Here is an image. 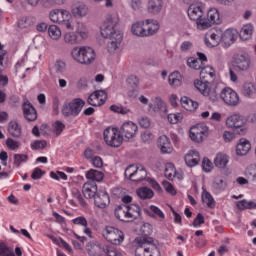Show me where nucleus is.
Listing matches in <instances>:
<instances>
[{
	"label": "nucleus",
	"mask_w": 256,
	"mask_h": 256,
	"mask_svg": "<svg viewBox=\"0 0 256 256\" xmlns=\"http://www.w3.org/2000/svg\"><path fill=\"white\" fill-rule=\"evenodd\" d=\"M117 25H119L118 13L107 14L105 20L100 25L101 37L103 39H109L106 46L109 55H117L123 42V34L116 28Z\"/></svg>",
	"instance_id": "f257e3e1"
},
{
	"label": "nucleus",
	"mask_w": 256,
	"mask_h": 256,
	"mask_svg": "<svg viewBox=\"0 0 256 256\" xmlns=\"http://www.w3.org/2000/svg\"><path fill=\"white\" fill-rule=\"evenodd\" d=\"M212 81H215V69L211 66H202L200 80H195L194 86L204 97H209L210 101H217V84Z\"/></svg>",
	"instance_id": "f03ea898"
},
{
	"label": "nucleus",
	"mask_w": 256,
	"mask_h": 256,
	"mask_svg": "<svg viewBox=\"0 0 256 256\" xmlns=\"http://www.w3.org/2000/svg\"><path fill=\"white\" fill-rule=\"evenodd\" d=\"M49 19L52 23L60 25L66 31L75 30V17L73 12L64 8H56L49 12Z\"/></svg>",
	"instance_id": "7ed1b4c3"
},
{
	"label": "nucleus",
	"mask_w": 256,
	"mask_h": 256,
	"mask_svg": "<svg viewBox=\"0 0 256 256\" xmlns=\"http://www.w3.org/2000/svg\"><path fill=\"white\" fill-rule=\"evenodd\" d=\"M70 55L78 65H93L97 61V52L91 46H75Z\"/></svg>",
	"instance_id": "20e7f679"
},
{
	"label": "nucleus",
	"mask_w": 256,
	"mask_h": 256,
	"mask_svg": "<svg viewBox=\"0 0 256 256\" xmlns=\"http://www.w3.org/2000/svg\"><path fill=\"white\" fill-rule=\"evenodd\" d=\"M135 256H161V250L153 242V238H136Z\"/></svg>",
	"instance_id": "39448f33"
},
{
	"label": "nucleus",
	"mask_w": 256,
	"mask_h": 256,
	"mask_svg": "<svg viewBox=\"0 0 256 256\" xmlns=\"http://www.w3.org/2000/svg\"><path fill=\"white\" fill-rule=\"evenodd\" d=\"M225 125L227 129H232V131H236L239 135H245L249 129L247 120L239 114H231L228 116L225 120Z\"/></svg>",
	"instance_id": "423d86ee"
},
{
	"label": "nucleus",
	"mask_w": 256,
	"mask_h": 256,
	"mask_svg": "<svg viewBox=\"0 0 256 256\" xmlns=\"http://www.w3.org/2000/svg\"><path fill=\"white\" fill-rule=\"evenodd\" d=\"M102 237L106 239L112 245H123V241H125V233L118 228L113 226H106L102 230Z\"/></svg>",
	"instance_id": "0eeeda50"
},
{
	"label": "nucleus",
	"mask_w": 256,
	"mask_h": 256,
	"mask_svg": "<svg viewBox=\"0 0 256 256\" xmlns=\"http://www.w3.org/2000/svg\"><path fill=\"white\" fill-rule=\"evenodd\" d=\"M103 137L106 145H109V147H119L123 145V135H121V131L117 128H106L103 132Z\"/></svg>",
	"instance_id": "6e6552de"
},
{
	"label": "nucleus",
	"mask_w": 256,
	"mask_h": 256,
	"mask_svg": "<svg viewBox=\"0 0 256 256\" xmlns=\"http://www.w3.org/2000/svg\"><path fill=\"white\" fill-rule=\"evenodd\" d=\"M209 135V128L205 124H196L190 128L189 137L194 143H203Z\"/></svg>",
	"instance_id": "1a4fd4ad"
},
{
	"label": "nucleus",
	"mask_w": 256,
	"mask_h": 256,
	"mask_svg": "<svg viewBox=\"0 0 256 256\" xmlns=\"http://www.w3.org/2000/svg\"><path fill=\"white\" fill-rule=\"evenodd\" d=\"M219 97L228 107H237L240 103L239 94L231 87H225L221 90Z\"/></svg>",
	"instance_id": "9d476101"
},
{
	"label": "nucleus",
	"mask_w": 256,
	"mask_h": 256,
	"mask_svg": "<svg viewBox=\"0 0 256 256\" xmlns=\"http://www.w3.org/2000/svg\"><path fill=\"white\" fill-rule=\"evenodd\" d=\"M124 175L130 181L139 182L147 178V170L143 166L130 165L126 168Z\"/></svg>",
	"instance_id": "9b49d317"
},
{
	"label": "nucleus",
	"mask_w": 256,
	"mask_h": 256,
	"mask_svg": "<svg viewBox=\"0 0 256 256\" xmlns=\"http://www.w3.org/2000/svg\"><path fill=\"white\" fill-rule=\"evenodd\" d=\"M85 106V101L81 100V98H76L72 102H70L68 105H65L62 112L66 117H69V115H73L74 117H77L79 113H81L83 107Z\"/></svg>",
	"instance_id": "f8f14e48"
},
{
	"label": "nucleus",
	"mask_w": 256,
	"mask_h": 256,
	"mask_svg": "<svg viewBox=\"0 0 256 256\" xmlns=\"http://www.w3.org/2000/svg\"><path fill=\"white\" fill-rule=\"evenodd\" d=\"M187 13L191 21L201 19L205 15V5L201 1H194L189 5Z\"/></svg>",
	"instance_id": "ddd939ff"
},
{
	"label": "nucleus",
	"mask_w": 256,
	"mask_h": 256,
	"mask_svg": "<svg viewBox=\"0 0 256 256\" xmlns=\"http://www.w3.org/2000/svg\"><path fill=\"white\" fill-rule=\"evenodd\" d=\"M105 101H107V92L105 90L94 91L88 97V103L92 107H101V105H105Z\"/></svg>",
	"instance_id": "4468645a"
},
{
	"label": "nucleus",
	"mask_w": 256,
	"mask_h": 256,
	"mask_svg": "<svg viewBox=\"0 0 256 256\" xmlns=\"http://www.w3.org/2000/svg\"><path fill=\"white\" fill-rule=\"evenodd\" d=\"M139 127L133 121L124 122L120 128V134L125 139H133L137 135Z\"/></svg>",
	"instance_id": "2eb2a0df"
},
{
	"label": "nucleus",
	"mask_w": 256,
	"mask_h": 256,
	"mask_svg": "<svg viewBox=\"0 0 256 256\" xmlns=\"http://www.w3.org/2000/svg\"><path fill=\"white\" fill-rule=\"evenodd\" d=\"M222 35V43L223 46L229 48L231 45L237 41V37L239 36V32L235 28H228L224 32L221 30Z\"/></svg>",
	"instance_id": "dca6fc26"
},
{
	"label": "nucleus",
	"mask_w": 256,
	"mask_h": 256,
	"mask_svg": "<svg viewBox=\"0 0 256 256\" xmlns=\"http://www.w3.org/2000/svg\"><path fill=\"white\" fill-rule=\"evenodd\" d=\"M234 67L238 71H247L251 67V58L249 54H238L234 57Z\"/></svg>",
	"instance_id": "f3484780"
},
{
	"label": "nucleus",
	"mask_w": 256,
	"mask_h": 256,
	"mask_svg": "<svg viewBox=\"0 0 256 256\" xmlns=\"http://www.w3.org/2000/svg\"><path fill=\"white\" fill-rule=\"evenodd\" d=\"M204 43L210 48L217 47L219 43H222L221 28H217L214 32L205 36Z\"/></svg>",
	"instance_id": "a211bd4d"
},
{
	"label": "nucleus",
	"mask_w": 256,
	"mask_h": 256,
	"mask_svg": "<svg viewBox=\"0 0 256 256\" xmlns=\"http://www.w3.org/2000/svg\"><path fill=\"white\" fill-rule=\"evenodd\" d=\"M73 225H77L78 227H83V233L86 235V237H89V239H93V230L89 228V222L87 221V218L85 216H78L71 220Z\"/></svg>",
	"instance_id": "6ab92c4d"
},
{
	"label": "nucleus",
	"mask_w": 256,
	"mask_h": 256,
	"mask_svg": "<svg viewBox=\"0 0 256 256\" xmlns=\"http://www.w3.org/2000/svg\"><path fill=\"white\" fill-rule=\"evenodd\" d=\"M109 203H111V200L105 190L98 191L96 196H94V205L99 209H105V207H108Z\"/></svg>",
	"instance_id": "aec40b11"
},
{
	"label": "nucleus",
	"mask_w": 256,
	"mask_h": 256,
	"mask_svg": "<svg viewBox=\"0 0 256 256\" xmlns=\"http://www.w3.org/2000/svg\"><path fill=\"white\" fill-rule=\"evenodd\" d=\"M71 13L73 17L83 19V17H87V15H89V6L83 2H78L72 6Z\"/></svg>",
	"instance_id": "412c9836"
},
{
	"label": "nucleus",
	"mask_w": 256,
	"mask_h": 256,
	"mask_svg": "<svg viewBox=\"0 0 256 256\" xmlns=\"http://www.w3.org/2000/svg\"><path fill=\"white\" fill-rule=\"evenodd\" d=\"M158 147L163 155H170V153H173V144H171L169 137L165 135L159 137Z\"/></svg>",
	"instance_id": "4be33fe9"
},
{
	"label": "nucleus",
	"mask_w": 256,
	"mask_h": 256,
	"mask_svg": "<svg viewBox=\"0 0 256 256\" xmlns=\"http://www.w3.org/2000/svg\"><path fill=\"white\" fill-rule=\"evenodd\" d=\"M72 198L68 199V203L72 207H85V199H83V195H81V192L77 188H73L71 190Z\"/></svg>",
	"instance_id": "5701e85b"
},
{
	"label": "nucleus",
	"mask_w": 256,
	"mask_h": 256,
	"mask_svg": "<svg viewBox=\"0 0 256 256\" xmlns=\"http://www.w3.org/2000/svg\"><path fill=\"white\" fill-rule=\"evenodd\" d=\"M184 161L187 167H197L201 161V155L197 150H190L185 156Z\"/></svg>",
	"instance_id": "b1692460"
},
{
	"label": "nucleus",
	"mask_w": 256,
	"mask_h": 256,
	"mask_svg": "<svg viewBox=\"0 0 256 256\" xmlns=\"http://www.w3.org/2000/svg\"><path fill=\"white\" fill-rule=\"evenodd\" d=\"M62 41L65 45H79L81 39L77 36L76 31L67 30L62 35Z\"/></svg>",
	"instance_id": "393cba45"
},
{
	"label": "nucleus",
	"mask_w": 256,
	"mask_h": 256,
	"mask_svg": "<svg viewBox=\"0 0 256 256\" xmlns=\"http://www.w3.org/2000/svg\"><path fill=\"white\" fill-rule=\"evenodd\" d=\"M82 193L86 199H93L97 195V184L95 182H86L82 187Z\"/></svg>",
	"instance_id": "a878e982"
},
{
	"label": "nucleus",
	"mask_w": 256,
	"mask_h": 256,
	"mask_svg": "<svg viewBox=\"0 0 256 256\" xmlns=\"http://www.w3.org/2000/svg\"><path fill=\"white\" fill-rule=\"evenodd\" d=\"M23 114L27 121H35L37 119V111L29 101H24L22 105Z\"/></svg>",
	"instance_id": "bb28decb"
},
{
	"label": "nucleus",
	"mask_w": 256,
	"mask_h": 256,
	"mask_svg": "<svg viewBox=\"0 0 256 256\" xmlns=\"http://www.w3.org/2000/svg\"><path fill=\"white\" fill-rule=\"evenodd\" d=\"M144 22L146 28V37H153V35L159 32L161 26L157 20L146 19Z\"/></svg>",
	"instance_id": "cd10ccee"
},
{
	"label": "nucleus",
	"mask_w": 256,
	"mask_h": 256,
	"mask_svg": "<svg viewBox=\"0 0 256 256\" xmlns=\"http://www.w3.org/2000/svg\"><path fill=\"white\" fill-rule=\"evenodd\" d=\"M230 159L229 155L223 152H218L214 157V165L217 169H227Z\"/></svg>",
	"instance_id": "c85d7f7f"
},
{
	"label": "nucleus",
	"mask_w": 256,
	"mask_h": 256,
	"mask_svg": "<svg viewBox=\"0 0 256 256\" xmlns=\"http://www.w3.org/2000/svg\"><path fill=\"white\" fill-rule=\"evenodd\" d=\"M145 211L149 217H152V219H157L161 223L165 221V212H163L159 207L150 205Z\"/></svg>",
	"instance_id": "c756f323"
},
{
	"label": "nucleus",
	"mask_w": 256,
	"mask_h": 256,
	"mask_svg": "<svg viewBox=\"0 0 256 256\" xmlns=\"http://www.w3.org/2000/svg\"><path fill=\"white\" fill-rule=\"evenodd\" d=\"M251 151V142L245 138H241L236 145V155L243 157Z\"/></svg>",
	"instance_id": "7c9ffc66"
},
{
	"label": "nucleus",
	"mask_w": 256,
	"mask_h": 256,
	"mask_svg": "<svg viewBox=\"0 0 256 256\" xmlns=\"http://www.w3.org/2000/svg\"><path fill=\"white\" fill-rule=\"evenodd\" d=\"M207 18L212 25H221L223 23V17H221V13L219 9L212 7L207 12Z\"/></svg>",
	"instance_id": "2f4dec72"
},
{
	"label": "nucleus",
	"mask_w": 256,
	"mask_h": 256,
	"mask_svg": "<svg viewBox=\"0 0 256 256\" xmlns=\"http://www.w3.org/2000/svg\"><path fill=\"white\" fill-rule=\"evenodd\" d=\"M131 33L132 35H135V37H147L145 20L133 23L131 27Z\"/></svg>",
	"instance_id": "473e14b6"
},
{
	"label": "nucleus",
	"mask_w": 256,
	"mask_h": 256,
	"mask_svg": "<svg viewBox=\"0 0 256 256\" xmlns=\"http://www.w3.org/2000/svg\"><path fill=\"white\" fill-rule=\"evenodd\" d=\"M253 31H255L253 24L243 25L239 33L241 41H250L253 37Z\"/></svg>",
	"instance_id": "72a5a7b5"
},
{
	"label": "nucleus",
	"mask_w": 256,
	"mask_h": 256,
	"mask_svg": "<svg viewBox=\"0 0 256 256\" xmlns=\"http://www.w3.org/2000/svg\"><path fill=\"white\" fill-rule=\"evenodd\" d=\"M128 219L130 221H135V219H139L141 217V206L139 204H129L126 206Z\"/></svg>",
	"instance_id": "f704fd0d"
},
{
	"label": "nucleus",
	"mask_w": 256,
	"mask_h": 256,
	"mask_svg": "<svg viewBox=\"0 0 256 256\" xmlns=\"http://www.w3.org/2000/svg\"><path fill=\"white\" fill-rule=\"evenodd\" d=\"M163 9V0H148V13L159 15Z\"/></svg>",
	"instance_id": "c9c22d12"
},
{
	"label": "nucleus",
	"mask_w": 256,
	"mask_h": 256,
	"mask_svg": "<svg viewBox=\"0 0 256 256\" xmlns=\"http://www.w3.org/2000/svg\"><path fill=\"white\" fill-rule=\"evenodd\" d=\"M181 106L186 111H195L199 107V103L197 101H193L187 96H184L180 99Z\"/></svg>",
	"instance_id": "e433bc0d"
},
{
	"label": "nucleus",
	"mask_w": 256,
	"mask_h": 256,
	"mask_svg": "<svg viewBox=\"0 0 256 256\" xmlns=\"http://www.w3.org/2000/svg\"><path fill=\"white\" fill-rule=\"evenodd\" d=\"M149 109H153L155 112L167 111L165 102L160 97H155L152 99V102L148 104Z\"/></svg>",
	"instance_id": "4c0bfd02"
},
{
	"label": "nucleus",
	"mask_w": 256,
	"mask_h": 256,
	"mask_svg": "<svg viewBox=\"0 0 256 256\" xmlns=\"http://www.w3.org/2000/svg\"><path fill=\"white\" fill-rule=\"evenodd\" d=\"M48 35L52 41H59L63 37V32L59 26L52 24L48 27Z\"/></svg>",
	"instance_id": "58836bf2"
},
{
	"label": "nucleus",
	"mask_w": 256,
	"mask_h": 256,
	"mask_svg": "<svg viewBox=\"0 0 256 256\" xmlns=\"http://www.w3.org/2000/svg\"><path fill=\"white\" fill-rule=\"evenodd\" d=\"M114 215H115L116 218L119 219V221H124L126 223L131 222L129 220V214L127 212V206H118L115 209Z\"/></svg>",
	"instance_id": "ea45409f"
},
{
	"label": "nucleus",
	"mask_w": 256,
	"mask_h": 256,
	"mask_svg": "<svg viewBox=\"0 0 256 256\" xmlns=\"http://www.w3.org/2000/svg\"><path fill=\"white\" fill-rule=\"evenodd\" d=\"M183 81V77L181 76V73L175 71L172 72L168 76V83L171 85V87H181V83Z\"/></svg>",
	"instance_id": "a19ab883"
},
{
	"label": "nucleus",
	"mask_w": 256,
	"mask_h": 256,
	"mask_svg": "<svg viewBox=\"0 0 256 256\" xmlns=\"http://www.w3.org/2000/svg\"><path fill=\"white\" fill-rule=\"evenodd\" d=\"M104 178L105 174L99 170L90 169L86 172V179H89L90 181H97L99 183Z\"/></svg>",
	"instance_id": "79ce46f5"
},
{
	"label": "nucleus",
	"mask_w": 256,
	"mask_h": 256,
	"mask_svg": "<svg viewBox=\"0 0 256 256\" xmlns=\"http://www.w3.org/2000/svg\"><path fill=\"white\" fill-rule=\"evenodd\" d=\"M8 133L11 137L19 138L21 137V126L17 121H10L8 124Z\"/></svg>",
	"instance_id": "37998d69"
},
{
	"label": "nucleus",
	"mask_w": 256,
	"mask_h": 256,
	"mask_svg": "<svg viewBox=\"0 0 256 256\" xmlns=\"http://www.w3.org/2000/svg\"><path fill=\"white\" fill-rule=\"evenodd\" d=\"M196 22V28L198 31H207V29L212 27V23L209 21V18L200 17L198 20H194Z\"/></svg>",
	"instance_id": "c03bdc74"
},
{
	"label": "nucleus",
	"mask_w": 256,
	"mask_h": 256,
	"mask_svg": "<svg viewBox=\"0 0 256 256\" xmlns=\"http://www.w3.org/2000/svg\"><path fill=\"white\" fill-rule=\"evenodd\" d=\"M86 251H88L89 255L98 256L101 251V245L97 241H90L86 245Z\"/></svg>",
	"instance_id": "a18cd8bd"
},
{
	"label": "nucleus",
	"mask_w": 256,
	"mask_h": 256,
	"mask_svg": "<svg viewBox=\"0 0 256 256\" xmlns=\"http://www.w3.org/2000/svg\"><path fill=\"white\" fill-rule=\"evenodd\" d=\"M202 201L209 209H214L215 207V199L211 195V193L207 192V190H204L202 192Z\"/></svg>",
	"instance_id": "49530a36"
},
{
	"label": "nucleus",
	"mask_w": 256,
	"mask_h": 256,
	"mask_svg": "<svg viewBox=\"0 0 256 256\" xmlns=\"http://www.w3.org/2000/svg\"><path fill=\"white\" fill-rule=\"evenodd\" d=\"M140 199H153V190L147 187H141L136 191Z\"/></svg>",
	"instance_id": "de8ad7c7"
},
{
	"label": "nucleus",
	"mask_w": 256,
	"mask_h": 256,
	"mask_svg": "<svg viewBox=\"0 0 256 256\" xmlns=\"http://www.w3.org/2000/svg\"><path fill=\"white\" fill-rule=\"evenodd\" d=\"M236 205L241 211H245V209H256V200H241Z\"/></svg>",
	"instance_id": "09e8293b"
},
{
	"label": "nucleus",
	"mask_w": 256,
	"mask_h": 256,
	"mask_svg": "<svg viewBox=\"0 0 256 256\" xmlns=\"http://www.w3.org/2000/svg\"><path fill=\"white\" fill-rule=\"evenodd\" d=\"M242 93L245 97H255V85H253V83H245L242 88Z\"/></svg>",
	"instance_id": "8fccbe9b"
},
{
	"label": "nucleus",
	"mask_w": 256,
	"mask_h": 256,
	"mask_svg": "<svg viewBox=\"0 0 256 256\" xmlns=\"http://www.w3.org/2000/svg\"><path fill=\"white\" fill-rule=\"evenodd\" d=\"M77 37L81 41H85V39L89 38V29L85 26V24H80V26L76 29Z\"/></svg>",
	"instance_id": "3c124183"
},
{
	"label": "nucleus",
	"mask_w": 256,
	"mask_h": 256,
	"mask_svg": "<svg viewBox=\"0 0 256 256\" xmlns=\"http://www.w3.org/2000/svg\"><path fill=\"white\" fill-rule=\"evenodd\" d=\"M177 169H175V164L173 163H167L165 166V172L164 175L166 179H169L170 181H173L175 179V172Z\"/></svg>",
	"instance_id": "603ef678"
},
{
	"label": "nucleus",
	"mask_w": 256,
	"mask_h": 256,
	"mask_svg": "<svg viewBox=\"0 0 256 256\" xmlns=\"http://www.w3.org/2000/svg\"><path fill=\"white\" fill-rule=\"evenodd\" d=\"M245 177L256 183V164H250L244 171Z\"/></svg>",
	"instance_id": "864d4df0"
},
{
	"label": "nucleus",
	"mask_w": 256,
	"mask_h": 256,
	"mask_svg": "<svg viewBox=\"0 0 256 256\" xmlns=\"http://www.w3.org/2000/svg\"><path fill=\"white\" fill-rule=\"evenodd\" d=\"M187 65L188 67H190L191 69H195L196 71L203 68V62L201 61V59H197L195 57L188 58Z\"/></svg>",
	"instance_id": "5fc2aeb1"
},
{
	"label": "nucleus",
	"mask_w": 256,
	"mask_h": 256,
	"mask_svg": "<svg viewBox=\"0 0 256 256\" xmlns=\"http://www.w3.org/2000/svg\"><path fill=\"white\" fill-rule=\"evenodd\" d=\"M52 241L58 245V247H62V249H65V251H68V253H73V248L69 243H67L65 240L62 238H52Z\"/></svg>",
	"instance_id": "6e6d98bb"
},
{
	"label": "nucleus",
	"mask_w": 256,
	"mask_h": 256,
	"mask_svg": "<svg viewBox=\"0 0 256 256\" xmlns=\"http://www.w3.org/2000/svg\"><path fill=\"white\" fill-rule=\"evenodd\" d=\"M103 251L106 256H124L123 252H120L117 248L109 245L104 246Z\"/></svg>",
	"instance_id": "4d7b16f0"
},
{
	"label": "nucleus",
	"mask_w": 256,
	"mask_h": 256,
	"mask_svg": "<svg viewBox=\"0 0 256 256\" xmlns=\"http://www.w3.org/2000/svg\"><path fill=\"white\" fill-rule=\"evenodd\" d=\"M67 69V64L63 60H58L54 64V71L58 75H63Z\"/></svg>",
	"instance_id": "13d9d810"
},
{
	"label": "nucleus",
	"mask_w": 256,
	"mask_h": 256,
	"mask_svg": "<svg viewBox=\"0 0 256 256\" xmlns=\"http://www.w3.org/2000/svg\"><path fill=\"white\" fill-rule=\"evenodd\" d=\"M32 151H41L47 147V141L45 140H35L30 145Z\"/></svg>",
	"instance_id": "bf43d9fd"
},
{
	"label": "nucleus",
	"mask_w": 256,
	"mask_h": 256,
	"mask_svg": "<svg viewBox=\"0 0 256 256\" xmlns=\"http://www.w3.org/2000/svg\"><path fill=\"white\" fill-rule=\"evenodd\" d=\"M6 147L10 151H17V149H19V147H21V143L13 138H7L6 139Z\"/></svg>",
	"instance_id": "052dcab7"
},
{
	"label": "nucleus",
	"mask_w": 256,
	"mask_h": 256,
	"mask_svg": "<svg viewBox=\"0 0 256 256\" xmlns=\"http://www.w3.org/2000/svg\"><path fill=\"white\" fill-rule=\"evenodd\" d=\"M167 119L169 123H171L172 125H177V123H181V121H183V114L181 113L169 114L167 116Z\"/></svg>",
	"instance_id": "680f3d73"
},
{
	"label": "nucleus",
	"mask_w": 256,
	"mask_h": 256,
	"mask_svg": "<svg viewBox=\"0 0 256 256\" xmlns=\"http://www.w3.org/2000/svg\"><path fill=\"white\" fill-rule=\"evenodd\" d=\"M51 179H54L55 181H67V174L65 172L57 171V172H50Z\"/></svg>",
	"instance_id": "e2e57ef3"
},
{
	"label": "nucleus",
	"mask_w": 256,
	"mask_h": 256,
	"mask_svg": "<svg viewBox=\"0 0 256 256\" xmlns=\"http://www.w3.org/2000/svg\"><path fill=\"white\" fill-rule=\"evenodd\" d=\"M213 162L209 158H204L202 161V169L205 173H211L213 171Z\"/></svg>",
	"instance_id": "0e129e2a"
},
{
	"label": "nucleus",
	"mask_w": 256,
	"mask_h": 256,
	"mask_svg": "<svg viewBox=\"0 0 256 256\" xmlns=\"http://www.w3.org/2000/svg\"><path fill=\"white\" fill-rule=\"evenodd\" d=\"M162 185L165 191L169 193V195H177V190L169 181H163Z\"/></svg>",
	"instance_id": "69168bd1"
},
{
	"label": "nucleus",
	"mask_w": 256,
	"mask_h": 256,
	"mask_svg": "<svg viewBox=\"0 0 256 256\" xmlns=\"http://www.w3.org/2000/svg\"><path fill=\"white\" fill-rule=\"evenodd\" d=\"M28 157L25 154H15L14 155V165L20 167L21 163H26Z\"/></svg>",
	"instance_id": "338daca9"
},
{
	"label": "nucleus",
	"mask_w": 256,
	"mask_h": 256,
	"mask_svg": "<svg viewBox=\"0 0 256 256\" xmlns=\"http://www.w3.org/2000/svg\"><path fill=\"white\" fill-rule=\"evenodd\" d=\"M44 7H54V5H65V0H42Z\"/></svg>",
	"instance_id": "774afa93"
}]
</instances>
